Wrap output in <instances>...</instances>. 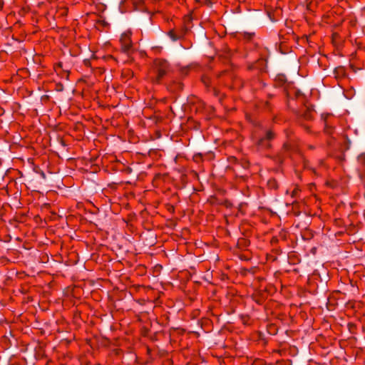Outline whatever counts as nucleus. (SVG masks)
Instances as JSON below:
<instances>
[{"mask_svg": "<svg viewBox=\"0 0 365 365\" xmlns=\"http://www.w3.org/2000/svg\"><path fill=\"white\" fill-rule=\"evenodd\" d=\"M325 123V128H324V131L326 133H327L328 134H331V130L332 128H329L327 125V123L326 122L324 123Z\"/></svg>", "mask_w": 365, "mask_h": 365, "instance_id": "0eeeda50", "label": "nucleus"}, {"mask_svg": "<svg viewBox=\"0 0 365 365\" xmlns=\"http://www.w3.org/2000/svg\"><path fill=\"white\" fill-rule=\"evenodd\" d=\"M254 36L253 33H245L244 38L247 40H251Z\"/></svg>", "mask_w": 365, "mask_h": 365, "instance_id": "423d86ee", "label": "nucleus"}, {"mask_svg": "<svg viewBox=\"0 0 365 365\" xmlns=\"http://www.w3.org/2000/svg\"><path fill=\"white\" fill-rule=\"evenodd\" d=\"M131 36L132 32L128 30L123 32L120 38V49L122 52L127 54H130L133 51Z\"/></svg>", "mask_w": 365, "mask_h": 365, "instance_id": "f03ea898", "label": "nucleus"}, {"mask_svg": "<svg viewBox=\"0 0 365 365\" xmlns=\"http://www.w3.org/2000/svg\"><path fill=\"white\" fill-rule=\"evenodd\" d=\"M275 135L272 130H267L264 138H262L258 140V145L263 147H269V141L274 139Z\"/></svg>", "mask_w": 365, "mask_h": 365, "instance_id": "7ed1b4c3", "label": "nucleus"}, {"mask_svg": "<svg viewBox=\"0 0 365 365\" xmlns=\"http://www.w3.org/2000/svg\"><path fill=\"white\" fill-rule=\"evenodd\" d=\"M314 110L311 108H307L302 114V118L306 120H311L314 118Z\"/></svg>", "mask_w": 365, "mask_h": 365, "instance_id": "20e7f679", "label": "nucleus"}, {"mask_svg": "<svg viewBox=\"0 0 365 365\" xmlns=\"http://www.w3.org/2000/svg\"><path fill=\"white\" fill-rule=\"evenodd\" d=\"M158 49V48H157ZM162 50V48H159V51H161Z\"/></svg>", "mask_w": 365, "mask_h": 365, "instance_id": "9d476101", "label": "nucleus"}, {"mask_svg": "<svg viewBox=\"0 0 365 365\" xmlns=\"http://www.w3.org/2000/svg\"><path fill=\"white\" fill-rule=\"evenodd\" d=\"M168 35L173 41H176L180 38V36L176 34L173 29L170 30L168 33Z\"/></svg>", "mask_w": 365, "mask_h": 365, "instance_id": "39448f33", "label": "nucleus"}, {"mask_svg": "<svg viewBox=\"0 0 365 365\" xmlns=\"http://www.w3.org/2000/svg\"><path fill=\"white\" fill-rule=\"evenodd\" d=\"M297 192V189H294L292 192V195H295Z\"/></svg>", "mask_w": 365, "mask_h": 365, "instance_id": "6e6552de", "label": "nucleus"}, {"mask_svg": "<svg viewBox=\"0 0 365 365\" xmlns=\"http://www.w3.org/2000/svg\"><path fill=\"white\" fill-rule=\"evenodd\" d=\"M152 72L153 73V81L160 83L161 81L173 72V67L165 59L156 58L154 60Z\"/></svg>", "mask_w": 365, "mask_h": 365, "instance_id": "f257e3e1", "label": "nucleus"}, {"mask_svg": "<svg viewBox=\"0 0 365 365\" xmlns=\"http://www.w3.org/2000/svg\"><path fill=\"white\" fill-rule=\"evenodd\" d=\"M3 4L0 1V8H2Z\"/></svg>", "mask_w": 365, "mask_h": 365, "instance_id": "1a4fd4ad", "label": "nucleus"}]
</instances>
